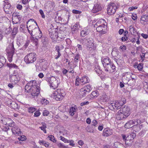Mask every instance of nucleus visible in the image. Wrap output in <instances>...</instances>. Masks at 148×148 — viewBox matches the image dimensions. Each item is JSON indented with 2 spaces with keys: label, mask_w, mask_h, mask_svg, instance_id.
Here are the masks:
<instances>
[{
  "label": "nucleus",
  "mask_w": 148,
  "mask_h": 148,
  "mask_svg": "<svg viewBox=\"0 0 148 148\" xmlns=\"http://www.w3.org/2000/svg\"><path fill=\"white\" fill-rule=\"evenodd\" d=\"M36 84V81L33 80L29 82L25 86V91L30 93L31 97L34 99L37 98L40 92V88Z\"/></svg>",
  "instance_id": "nucleus-1"
},
{
  "label": "nucleus",
  "mask_w": 148,
  "mask_h": 148,
  "mask_svg": "<svg viewBox=\"0 0 148 148\" xmlns=\"http://www.w3.org/2000/svg\"><path fill=\"white\" fill-rule=\"evenodd\" d=\"M6 125L11 127V130L12 133L16 136H19L21 134V132L20 129L15 125V123L10 119H8Z\"/></svg>",
  "instance_id": "nucleus-2"
},
{
  "label": "nucleus",
  "mask_w": 148,
  "mask_h": 148,
  "mask_svg": "<svg viewBox=\"0 0 148 148\" xmlns=\"http://www.w3.org/2000/svg\"><path fill=\"white\" fill-rule=\"evenodd\" d=\"M7 53L8 54V59L9 61L12 62V57L14 53L15 49L14 48L13 41L11 40L10 42L6 49Z\"/></svg>",
  "instance_id": "nucleus-3"
},
{
  "label": "nucleus",
  "mask_w": 148,
  "mask_h": 148,
  "mask_svg": "<svg viewBox=\"0 0 148 148\" xmlns=\"http://www.w3.org/2000/svg\"><path fill=\"white\" fill-rule=\"evenodd\" d=\"M63 90L58 89L57 91H54L52 95V97L57 101H60L63 98L65 94L63 93Z\"/></svg>",
  "instance_id": "nucleus-4"
},
{
  "label": "nucleus",
  "mask_w": 148,
  "mask_h": 148,
  "mask_svg": "<svg viewBox=\"0 0 148 148\" xmlns=\"http://www.w3.org/2000/svg\"><path fill=\"white\" fill-rule=\"evenodd\" d=\"M92 90L90 85H88L81 88L79 91V93L80 98L85 97L88 93L90 92Z\"/></svg>",
  "instance_id": "nucleus-5"
},
{
  "label": "nucleus",
  "mask_w": 148,
  "mask_h": 148,
  "mask_svg": "<svg viewBox=\"0 0 148 148\" xmlns=\"http://www.w3.org/2000/svg\"><path fill=\"white\" fill-rule=\"evenodd\" d=\"M20 79L18 71L14 70L13 74L10 75V82L13 84H16L19 82Z\"/></svg>",
  "instance_id": "nucleus-6"
},
{
  "label": "nucleus",
  "mask_w": 148,
  "mask_h": 148,
  "mask_svg": "<svg viewBox=\"0 0 148 148\" xmlns=\"http://www.w3.org/2000/svg\"><path fill=\"white\" fill-rule=\"evenodd\" d=\"M36 55L34 53L28 54L24 58V60L27 64L32 63L36 61Z\"/></svg>",
  "instance_id": "nucleus-7"
},
{
  "label": "nucleus",
  "mask_w": 148,
  "mask_h": 148,
  "mask_svg": "<svg viewBox=\"0 0 148 148\" xmlns=\"http://www.w3.org/2000/svg\"><path fill=\"white\" fill-rule=\"evenodd\" d=\"M119 7L117 4L114 3H110L108 5L107 8V13L108 14H114Z\"/></svg>",
  "instance_id": "nucleus-8"
},
{
  "label": "nucleus",
  "mask_w": 148,
  "mask_h": 148,
  "mask_svg": "<svg viewBox=\"0 0 148 148\" xmlns=\"http://www.w3.org/2000/svg\"><path fill=\"white\" fill-rule=\"evenodd\" d=\"M34 34L33 37V38L34 39L35 41V45L37 44V41L38 39L40 38L42 36V32L39 28H35L32 31Z\"/></svg>",
  "instance_id": "nucleus-9"
},
{
  "label": "nucleus",
  "mask_w": 148,
  "mask_h": 148,
  "mask_svg": "<svg viewBox=\"0 0 148 148\" xmlns=\"http://www.w3.org/2000/svg\"><path fill=\"white\" fill-rule=\"evenodd\" d=\"M48 81L50 87H52L53 89H55L58 87V83L56 78L54 77H51L49 79Z\"/></svg>",
  "instance_id": "nucleus-10"
},
{
  "label": "nucleus",
  "mask_w": 148,
  "mask_h": 148,
  "mask_svg": "<svg viewBox=\"0 0 148 148\" xmlns=\"http://www.w3.org/2000/svg\"><path fill=\"white\" fill-rule=\"evenodd\" d=\"M141 121L138 119H134L133 120L129 121L125 125V128L129 129L132 127V125L134 124L137 125L138 123H140Z\"/></svg>",
  "instance_id": "nucleus-11"
},
{
  "label": "nucleus",
  "mask_w": 148,
  "mask_h": 148,
  "mask_svg": "<svg viewBox=\"0 0 148 148\" xmlns=\"http://www.w3.org/2000/svg\"><path fill=\"white\" fill-rule=\"evenodd\" d=\"M105 71L110 73H113L116 70V67L112 62L104 67Z\"/></svg>",
  "instance_id": "nucleus-12"
},
{
  "label": "nucleus",
  "mask_w": 148,
  "mask_h": 148,
  "mask_svg": "<svg viewBox=\"0 0 148 148\" xmlns=\"http://www.w3.org/2000/svg\"><path fill=\"white\" fill-rule=\"evenodd\" d=\"M123 76L122 77V81L124 84H127L128 82L129 81L130 78L131 77V75H133L132 73L130 72H127L123 74Z\"/></svg>",
  "instance_id": "nucleus-13"
},
{
  "label": "nucleus",
  "mask_w": 148,
  "mask_h": 148,
  "mask_svg": "<svg viewBox=\"0 0 148 148\" xmlns=\"http://www.w3.org/2000/svg\"><path fill=\"white\" fill-rule=\"evenodd\" d=\"M122 113L124 114L125 117H127L131 113V110L130 107L128 106H124L120 110Z\"/></svg>",
  "instance_id": "nucleus-14"
},
{
  "label": "nucleus",
  "mask_w": 148,
  "mask_h": 148,
  "mask_svg": "<svg viewBox=\"0 0 148 148\" xmlns=\"http://www.w3.org/2000/svg\"><path fill=\"white\" fill-rule=\"evenodd\" d=\"M101 8L99 3H95L91 12L93 13H96L101 10Z\"/></svg>",
  "instance_id": "nucleus-15"
},
{
  "label": "nucleus",
  "mask_w": 148,
  "mask_h": 148,
  "mask_svg": "<svg viewBox=\"0 0 148 148\" xmlns=\"http://www.w3.org/2000/svg\"><path fill=\"white\" fill-rule=\"evenodd\" d=\"M106 24L103 25V26L96 27L97 31L99 32L100 34H103L106 33L107 32Z\"/></svg>",
  "instance_id": "nucleus-16"
},
{
  "label": "nucleus",
  "mask_w": 148,
  "mask_h": 148,
  "mask_svg": "<svg viewBox=\"0 0 148 148\" xmlns=\"http://www.w3.org/2000/svg\"><path fill=\"white\" fill-rule=\"evenodd\" d=\"M10 7L11 5L10 4H4L3 9L4 12L6 14H10L12 13V9Z\"/></svg>",
  "instance_id": "nucleus-17"
},
{
  "label": "nucleus",
  "mask_w": 148,
  "mask_h": 148,
  "mask_svg": "<svg viewBox=\"0 0 148 148\" xmlns=\"http://www.w3.org/2000/svg\"><path fill=\"white\" fill-rule=\"evenodd\" d=\"M101 61L104 67L108 65L110 63L112 62L109 58L107 57L102 58Z\"/></svg>",
  "instance_id": "nucleus-18"
},
{
  "label": "nucleus",
  "mask_w": 148,
  "mask_h": 148,
  "mask_svg": "<svg viewBox=\"0 0 148 148\" xmlns=\"http://www.w3.org/2000/svg\"><path fill=\"white\" fill-rule=\"evenodd\" d=\"M112 134V130L108 128H105L103 130V136L107 137L111 135Z\"/></svg>",
  "instance_id": "nucleus-19"
},
{
  "label": "nucleus",
  "mask_w": 148,
  "mask_h": 148,
  "mask_svg": "<svg viewBox=\"0 0 148 148\" xmlns=\"http://www.w3.org/2000/svg\"><path fill=\"white\" fill-rule=\"evenodd\" d=\"M90 32V29L88 27H86L83 29L80 32V36L84 37L88 35Z\"/></svg>",
  "instance_id": "nucleus-20"
},
{
  "label": "nucleus",
  "mask_w": 148,
  "mask_h": 148,
  "mask_svg": "<svg viewBox=\"0 0 148 148\" xmlns=\"http://www.w3.org/2000/svg\"><path fill=\"white\" fill-rule=\"evenodd\" d=\"M106 24V23L105 20L103 19L99 20L94 25L95 27H99L103 26Z\"/></svg>",
  "instance_id": "nucleus-21"
},
{
  "label": "nucleus",
  "mask_w": 148,
  "mask_h": 148,
  "mask_svg": "<svg viewBox=\"0 0 148 148\" xmlns=\"http://www.w3.org/2000/svg\"><path fill=\"white\" fill-rule=\"evenodd\" d=\"M136 136V134L134 133H132L130 134V135L127 136L126 138V144H127H127H128L129 143L128 141H131L134 139Z\"/></svg>",
  "instance_id": "nucleus-22"
},
{
  "label": "nucleus",
  "mask_w": 148,
  "mask_h": 148,
  "mask_svg": "<svg viewBox=\"0 0 148 148\" xmlns=\"http://www.w3.org/2000/svg\"><path fill=\"white\" fill-rule=\"evenodd\" d=\"M49 35L51 39L54 41H55L58 37V33L55 31L50 32L49 33Z\"/></svg>",
  "instance_id": "nucleus-23"
},
{
  "label": "nucleus",
  "mask_w": 148,
  "mask_h": 148,
  "mask_svg": "<svg viewBox=\"0 0 148 148\" xmlns=\"http://www.w3.org/2000/svg\"><path fill=\"white\" fill-rule=\"evenodd\" d=\"M127 117H125L124 114L122 113L120 110H119L116 116V119L118 120H122L124 118H126Z\"/></svg>",
  "instance_id": "nucleus-24"
},
{
  "label": "nucleus",
  "mask_w": 148,
  "mask_h": 148,
  "mask_svg": "<svg viewBox=\"0 0 148 148\" xmlns=\"http://www.w3.org/2000/svg\"><path fill=\"white\" fill-rule=\"evenodd\" d=\"M141 123L140 122L139 123H138L137 125L136 124H134V125L132 127L134 130L136 132H138L139 131L141 128L142 127V125H140Z\"/></svg>",
  "instance_id": "nucleus-25"
},
{
  "label": "nucleus",
  "mask_w": 148,
  "mask_h": 148,
  "mask_svg": "<svg viewBox=\"0 0 148 148\" xmlns=\"http://www.w3.org/2000/svg\"><path fill=\"white\" fill-rule=\"evenodd\" d=\"M47 63L46 61L42 60L40 62V66L43 71L45 70L47 68Z\"/></svg>",
  "instance_id": "nucleus-26"
},
{
  "label": "nucleus",
  "mask_w": 148,
  "mask_h": 148,
  "mask_svg": "<svg viewBox=\"0 0 148 148\" xmlns=\"http://www.w3.org/2000/svg\"><path fill=\"white\" fill-rule=\"evenodd\" d=\"M89 82V79L88 77L84 76L81 78L80 82L82 84H85Z\"/></svg>",
  "instance_id": "nucleus-27"
},
{
  "label": "nucleus",
  "mask_w": 148,
  "mask_h": 148,
  "mask_svg": "<svg viewBox=\"0 0 148 148\" xmlns=\"http://www.w3.org/2000/svg\"><path fill=\"white\" fill-rule=\"evenodd\" d=\"M143 88L146 92L148 93V80L145 79L143 82Z\"/></svg>",
  "instance_id": "nucleus-28"
},
{
  "label": "nucleus",
  "mask_w": 148,
  "mask_h": 148,
  "mask_svg": "<svg viewBox=\"0 0 148 148\" xmlns=\"http://www.w3.org/2000/svg\"><path fill=\"white\" fill-rule=\"evenodd\" d=\"M55 51L58 52V55L56 56L55 58L56 59H57L61 56V54L60 52V47L58 46H56L55 47Z\"/></svg>",
  "instance_id": "nucleus-29"
},
{
  "label": "nucleus",
  "mask_w": 148,
  "mask_h": 148,
  "mask_svg": "<svg viewBox=\"0 0 148 148\" xmlns=\"http://www.w3.org/2000/svg\"><path fill=\"white\" fill-rule=\"evenodd\" d=\"M7 66L9 67L10 69L12 68H15L16 70L18 71L19 70V69L18 68V66L16 65L15 64H10V63H8L7 64Z\"/></svg>",
  "instance_id": "nucleus-30"
},
{
  "label": "nucleus",
  "mask_w": 148,
  "mask_h": 148,
  "mask_svg": "<svg viewBox=\"0 0 148 148\" xmlns=\"http://www.w3.org/2000/svg\"><path fill=\"white\" fill-rule=\"evenodd\" d=\"M6 60L4 57H0V68L3 67L6 62Z\"/></svg>",
  "instance_id": "nucleus-31"
},
{
  "label": "nucleus",
  "mask_w": 148,
  "mask_h": 148,
  "mask_svg": "<svg viewBox=\"0 0 148 148\" xmlns=\"http://www.w3.org/2000/svg\"><path fill=\"white\" fill-rule=\"evenodd\" d=\"M76 108L74 107H71L70 108L69 110V114L70 115L73 116L74 115L76 112Z\"/></svg>",
  "instance_id": "nucleus-32"
},
{
  "label": "nucleus",
  "mask_w": 148,
  "mask_h": 148,
  "mask_svg": "<svg viewBox=\"0 0 148 148\" xmlns=\"http://www.w3.org/2000/svg\"><path fill=\"white\" fill-rule=\"evenodd\" d=\"M79 28V24L77 23L74 25L72 27V31H77Z\"/></svg>",
  "instance_id": "nucleus-33"
},
{
  "label": "nucleus",
  "mask_w": 148,
  "mask_h": 148,
  "mask_svg": "<svg viewBox=\"0 0 148 148\" xmlns=\"http://www.w3.org/2000/svg\"><path fill=\"white\" fill-rule=\"evenodd\" d=\"M88 42L87 43L88 47L89 48L94 49L95 47V44L91 40L89 41H88Z\"/></svg>",
  "instance_id": "nucleus-34"
},
{
  "label": "nucleus",
  "mask_w": 148,
  "mask_h": 148,
  "mask_svg": "<svg viewBox=\"0 0 148 148\" xmlns=\"http://www.w3.org/2000/svg\"><path fill=\"white\" fill-rule=\"evenodd\" d=\"M98 95V91H94L92 92L91 94L90 95V97L91 98H95Z\"/></svg>",
  "instance_id": "nucleus-35"
},
{
  "label": "nucleus",
  "mask_w": 148,
  "mask_h": 148,
  "mask_svg": "<svg viewBox=\"0 0 148 148\" xmlns=\"http://www.w3.org/2000/svg\"><path fill=\"white\" fill-rule=\"evenodd\" d=\"M101 100L103 101L106 102L108 100L109 98L106 94H104L102 96Z\"/></svg>",
  "instance_id": "nucleus-36"
},
{
  "label": "nucleus",
  "mask_w": 148,
  "mask_h": 148,
  "mask_svg": "<svg viewBox=\"0 0 148 148\" xmlns=\"http://www.w3.org/2000/svg\"><path fill=\"white\" fill-rule=\"evenodd\" d=\"M129 30L132 34H133L136 32V31L134 27L132 26H130L129 27Z\"/></svg>",
  "instance_id": "nucleus-37"
},
{
  "label": "nucleus",
  "mask_w": 148,
  "mask_h": 148,
  "mask_svg": "<svg viewBox=\"0 0 148 148\" xmlns=\"http://www.w3.org/2000/svg\"><path fill=\"white\" fill-rule=\"evenodd\" d=\"M21 17L20 15L18 16H17L16 17L13 18H12V20H14L15 21V23H14L16 24L18 22L20 21L21 19Z\"/></svg>",
  "instance_id": "nucleus-38"
},
{
  "label": "nucleus",
  "mask_w": 148,
  "mask_h": 148,
  "mask_svg": "<svg viewBox=\"0 0 148 148\" xmlns=\"http://www.w3.org/2000/svg\"><path fill=\"white\" fill-rule=\"evenodd\" d=\"M110 108L112 110L114 109H116V106L115 103H111L109 105Z\"/></svg>",
  "instance_id": "nucleus-39"
},
{
  "label": "nucleus",
  "mask_w": 148,
  "mask_h": 148,
  "mask_svg": "<svg viewBox=\"0 0 148 148\" xmlns=\"http://www.w3.org/2000/svg\"><path fill=\"white\" fill-rule=\"evenodd\" d=\"M10 106L11 108L15 109L17 108L18 104L14 101H12L10 103Z\"/></svg>",
  "instance_id": "nucleus-40"
},
{
  "label": "nucleus",
  "mask_w": 148,
  "mask_h": 148,
  "mask_svg": "<svg viewBox=\"0 0 148 148\" xmlns=\"http://www.w3.org/2000/svg\"><path fill=\"white\" fill-rule=\"evenodd\" d=\"M123 146V145L118 142H116L114 143V146L116 148H120Z\"/></svg>",
  "instance_id": "nucleus-41"
},
{
  "label": "nucleus",
  "mask_w": 148,
  "mask_h": 148,
  "mask_svg": "<svg viewBox=\"0 0 148 148\" xmlns=\"http://www.w3.org/2000/svg\"><path fill=\"white\" fill-rule=\"evenodd\" d=\"M57 146L59 148H68V147L67 146H65L63 144L60 143H56Z\"/></svg>",
  "instance_id": "nucleus-42"
},
{
  "label": "nucleus",
  "mask_w": 148,
  "mask_h": 148,
  "mask_svg": "<svg viewBox=\"0 0 148 148\" xmlns=\"http://www.w3.org/2000/svg\"><path fill=\"white\" fill-rule=\"evenodd\" d=\"M48 138L54 143H56V140L54 138V136L51 135H49L48 137Z\"/></svg>",
  "instance_id": "nucleus-43"
},
{
  "label": "nucleus",
  "mask_w": 148,
  "mask_h": 148,
  "mask_svg": "<svg viewBox=\"0 0 148 148\" xmlns=\"http://www.w3.org/2000/svg\"><path fill=\"white\" fill-rule=\"evenodd\" d=\"M118 101L120 103V105L122 106L126 102V100L124 97H122L120 100Z\"/></svg>",
  "instance_id": "nucleus-44"
},
{
  "label": "nucleus",
  "mask_w": 148,
  "mask_h": 148,
  "mask_svg": "<svg viewBox=\"0 0 148 148\" xmlns=\"http://www.w3.org/2000/svg\"><path fill=\"white\" fill-rule=\"evenodd\" d=\"M86 130L87 132H89L93 133L94 132V130L90 126H88L86 128Z\"/></svg>",
  "instance_id": "nucleus-45"
},
{
  "label": "nucleus",
  "mask_w": 148,
  "mask_h": 148,
  "mask_svg": "<svg viewBox=\"0 0 148 148\" xmlns=\"http://www.w3.org/2000/svg\"><path fill=\"white\" fill-rule=\"evenodd\" d=\"M17 30H18V28L16 27H14L12 32V35L13 36H15L17 32Z\"/></svg>",
  "instance_id": "nucleus-46"
},
{
  "label": "nucleus",
  "mask_w": 148,
  "mask_h": 148,
  "mask_svg": "<svg viewBox=\"0 0 148 148\" xmlns=\"http://www.w3.org/2000/svg\"><path fill=\"white\" fill-rule=\"evenodd\" d=\"M79 54H77L74 58V63H77L79 61Z\"/></svg>",
  "instance_id": "nucleus-47"
},
{
  "label": "nucleus",
  "mask_w": 148,
  "mask_h": 148,
  "mask_svg": "<svg viewBox=\"0 0 148 148\" xmlns=\"http://www.w3.org/2000/svg\"><path fill=\"white\" fill-rule=\"evenodd\" d=\"M115 103L116 106V109L117 110L120 109L121 107V106H122V105H120V103L118 101H116Z\"/></svg>",
  "instance_id": "nucleus-48"
},
{
  "label": "nucleus",
  "mask_w": 148,
  "mask_h": 148,
  "mask_svg": "<svg viewBox=\"0 0 148 148\" xmlns=\"http://www.w3.org/2000/svg\"><path fill=\"white\" fill-rule=\"evenodd\" d=\"M36 109L35 108L33 107H30L28 109V112L29 113H33L34 112H35Z\"/></svg>",
  "instance_id": "nucleus-49"
},
{
  "label": "nucleus",
  "mask_w": 148,
  "mask_h": 148,
  "mask_svg": "<svg viewBox=\"0 0 148 148\" xmlns=\"http://www.w3.org/2000/svg\"><path fill=\"white\" fill-rule=\"evenodd\" d=\"M60 140L64 142V143H69V140L61 136L60 137Z\"/></svg>",
  "instance_id": "nucleus-50"
},
{
  "label": "nucleus",
  "mask_w": 148,
  "mask_h": 148,
  "mask_svg": "<svg viewBox=\"0 0 148 148\" xmlns=\"http://www.w3.org/2000/svg\"><path fill=\"white\" fill-rule=\"evenodd\" d=\"M40 114V113L39 110H38L34 113V116L36 117L39 116Z\"/></svg>",
  "instance_id": "nucleus-51"
},
{
  "label": "nucleus",
  "mask_w": 148,
  "mask_h": 148,
  "mask_svg": "<svg viewBox=\"0 0 148 148\" xmlns=\"http://www.w3.org/2000/svg\"><path fill=\"white\" fill-rule=\"evenodd\" d=\"M18 139L19 140L21 141H24L26 140V137L25 136H21L18 138Z\"/></svg>",
  "instance_id": "nucleus-52"
},
{
  "label": "nucleus",
  "mask_w": 148,
  "mask_h": 148,
  "mask_svg": "<svg viewBox=\"0 0 148 148\" xmlns=\"http://www.w3.org/2000/svg\"><path fill=\"white\" fill-rule=\"evenodd\" d=\"M98 122L97 121L95 120H93L92 122V126H94L95 127L97 126Z\"/></svg>",
  "instance_id": "nucleus-53"
},
{
  "label": "nucleus",
  "mask_w": 148,
  "mask_h": 148,
  "mask_svg": "<svg viewBox=\"0 0 148 148\" xmlns=\"http://www.w3.org/2000/svg\"><path fill=\"white\" fill-rule=\"evenodd\" d=\"M143 64L142 63L139 64L137 66V68L139 71H141L143 68Z\"/></svg>",
  "instance_id": "nucleus-54"
},
{
  "label": "nucleus",
  "mask_w": 148,
  "mask_h": 148,
  "mask_svg": "<svg viewBox=\"0 0 148 148\" xmlns=\"http://www.w3.org/2000/svg\"><path fill=\"white\" fill-rule=\"evenodd\" d=\"M81 79L78 78H77L76 79V83L75 84L77 86H78L79 85V83H81L80 82Z\"/></svg>",
  "instance_id": "nucleus-55"
},
{
  "label": "nucleus",
  "mask_w": 148,
  "mask_h": 148,
  "mask_svg": "<svg viewBox=\"0 0 148 148\" xmlns=\"http://www.w3.org/2000/svg\"><path fill=\"white\" fill-rule=\"evenodd\" d=\"M72 12L75 14H80L82 13V12L77 10H72Z\"/></svg>",
  "instance_id": "nucleus-56"
},
{
  "label": "nucleus",
  "mask_w": 148,
  "mask_h": 148,
  "mask_svg": "<svg viewBox=\"0 0 148 148\" xmlns=\"http://www.w3.org/2000/svg\"><path fill=\"white\" fill-rule=\"evenodd\" d=\"M46 125L45 123H42V126L41 127H39V128H40L41 130H43L46 128Z\"/></svg>",
  "instance_id": "nucleus-57"
},
{
  "label": "nucleus",
  "mask_w": 148,
  "mask_h": 148,
  "mask_svg": "<svg viewBox=\"0 0 148 148\" xmlns=\"http://www.w3.org/2000/svg\"><path fill=\"white\" fill-rule=\"evenodd\" d=\"M49 112L46 110L44 111L43 112V115L44 116H47L49 114Z\"/></svg>",
  "instance_id": "nucleus-58"
},
{
  "label": "nucleus",
  "mask_w": 148,
  "mask_h": 148,
  "mask_svg": "<svg viewBox=\"0 0 148 148\" xmlns=\"http://www.w3.org/2000/svg\"><path fill=\"white\" fill-rule=\"evenodd\" d=\"M146 20L145 18V16H142L140 19V22L141 23H143V22L146 21Z\"/></svg>",
  "instance_id": "nucleus-59"
},
{
  "label": "nucleus",
  "mask_w": 148,
  "mask_h": 148,
  "mask_svg": "<svg viewBox=\"0 0 148 148\" xmlns=\"http://www.w3.org/2000/svg\"><path fill=\"white\" fill-rule=\"evenodd\" d=\"M126 47L125 45H122L119 47L120 50H121L123 51L126 49Z\"/></svg>",
  "instance_id": "nucleus-60"
},
{
  "label": "nucleus",
  "mask_w": 148,
  "mask_h": 148,
  "mask_svg": "<svg viewBox=\"0 0 148 148\" xmlns=\"http://www.w3.org/2000/svg\"><path fill=\"white\" fill-rule=\"evenodd\" d=\"M39 11L40 14L41 15V16H42V18H45V14L44 13V12H43V11L42 10L40 9V10Z\"/></svg>",
  "instance_id": "nucleus-61"
},
{
  "label": "nucleus",
  "mask_w": 148,
  "mask_h": 148,
  "mask_svg": "<svg viewBox=\"0 0 148 148\" xmlns=\"http://www.w3.org/2000/svg\"><path fill=\"white\" fill-rule=\"evenodd\" d=\"M137 7L136 6H132V7H130L129 8V10L130 11H133V10L134 9H136L137 8Z\"/></svg>",
  "instance_id": "nucleus-62"
},
{
  "label": "nucleus",
  "mask_w": 148,
  "mask_h": 148,
  "mask_svg": "<svg viewBox=\"0 0 148 148\" xmlns=\"http://www.w3.org/2000/svg\"><path fill=\"white\" fill-rule=\"evenodd\" d=\"M19 15H19V14L17 12L14 13L12 14V19L14 18V17L15 18L17 16H18Z\"/></svg>",
  "instance_id": "nucleus-63"
},
{
  "label": "nucleus",
  "mask_w": 148,
  "mask_h": 148,
  "mask_svg": "<svg viewBox=\"0 0 148 148\" xmlns=\"http://www.w3.org/2000/svg\"><path fill=\"white\" fill-rule=\"evenodd\" d=\"M89 104V102L88 101H86L85 102H84L82 103L80 105L81 106H84L86 105H88Z\"/></svg>",
  "instance_id": "nucleus-64"
}]
</instances>
